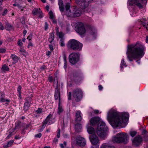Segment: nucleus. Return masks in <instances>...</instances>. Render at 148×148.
Wrapping results in <instances>:
<instances>
[{
    "label": "nucleus",
    "mask_w": 148,
    "mask_h": 148,
    "mask_svg": "<svg viewBox=\"0 0 148 148\" xmlns=\"http://www.w3.org/2000/svg\"><path fill=\"white\" fill-rule=\"evenodd\" d=\"M4 29V27L3 26L2 24L0 22V29L3 30Z\"/></svg>",
    "instance_id": "obj_56"
},
{
    "label": "nucleus",
    "mask_w": 148,
    "mask_h": 148,
    "mask_svg": "<svg viewBox=\"0 0 148 148\" xmlns=\"http://www.w3.org/2000/svg\"><path fill=\"white\" fill-rule=\"evenodd\" d=\"M32 13L34 15H36L40 18L43 17L42 13L40 8H34L32 10Z\"/></svg>",
    "instance_id": "obj_19"
},
{
    "label": "nucleus",
    "mask_w": 148,
    "mask_h": 148,
    "mask_svg": "<svg viewBox=\"0 0 148 148\" xmlns=\"http://www.w3.org/2000/svg\"><path fill=\"white\" fill-rule=\"evenodd\" d=\"M48 28V25L47 22L45 23V30H47Z\"/></svg>",
    "instance_id": "obj_52"
},
{
    "label": "nucleus",
    "mask_w": 148,
    "mask_h": 148,
    "mask_svg": "<svg viewBox=\"0 0 148 148\" xmlns=\"http://www.w3.org/2000/svg\"><path fill=\"white\" fill-rule=\"evenodd\" d=\"M73 12H74V7L71 8L70 10H68L67 12H66V15L68 17H74Z\"/></svg>",
    "instance_id": "obj_22"
},
{
    "label": "nucleus",
    "mask_w": 148,
    "mask_h": 148,
    "mask_svg": "<svg viewBox=\"0 0 148 148\" xmlns=\"http://www.w3.org/2000/svg\"><path fill=\"white\" fill-rule=\"evenodd\" d=\"M33 46V45L31 42V41H29V44H28L27 47L28 48H29L30 47H32Z\"/></svg>",
    "instance_id": "obj_58"
},
{
    "label": "nucleus",
    "mask_w": 148,
    "mask_h": 148,
    "mask_svg": "<svg viewBox=\"0 0 148 148\" xmlns=\"http://www.w3.org/2000/svg\"><path fill=\"white\" fill-rule=\"evenodd\" d=\"M54 32H53L50 34L49 37L48 38V41L50 43H52L54 40Z\"/></svg>",
    "instance_id": "obj_25"
},
{
    "label": "nucleus",
    "mask_w": 148,
    "mask_h": 148,
    "mask_svg": "<svg viewBox=\"0 0 148 148\" xmlns=\"http://www.w3.org/2000/svg\"><path fill=\"white\" fill-rule=\"evenodd\" d=\"M75 29L77 32L80 35L84 34L86 32L83 23L80 22H77L76 23Z\"/></svg>",
    "instance_id": "obj_7"
},
{
    "label": "nucleus",
    "mask_w": 148,
    "mask_h": 148,
    "mask_svg": "<svg viewBox=\"0 0 148 148\" xmlns=\"http://www.w3.org/2000/svg\"><path fill=\"white\" fill-rule=\"evenodd\" d=\"M100 121V119L98 116L92 117L89 120L90 125L92 126H97Z\"/></svg>",
    "instance_id": "obj_13"
},
{
    "label": "nucleus",
    "mask_w": 148,
    "mask_h": 148,
    "mask_svg": "<svg viewBox=\"0 0 148 148\" xmlns=\"http://www.w3.org/2000/svg\"><path fill=\"white\" fill-rule=\"evenodd\" d=\"M49 48L51 51H53L54 49L53 45L51 44L49 45Z\"/></svg>",
    "instance_id": "obj_57"
},
{
    "label": "nucleus",
    "mask_w": 148,
    "mask_h": 148,
    "mask_svg": "<svg viewBox=\"0 0 148 148\" xmlns=\"http://www.w3.org/2000/svg\"><path fill=\"white\" fill-rule=\"evenodd\" d=\"M93 0H75L76 3L82 9L87 8L89 4Z\"/></svg>",
    "instance_id": "obj_9"
},
{
    "label": "nucleus",
    "mask_w": 148,
    "mask_h": 148,
    "mask_svg": "<svg viewBox=\"0 0 148 148\" xmlns=\"http://www.w3.org/2000/svg\"><path fill=\"white\" fill-rule=\"evenodd\" d=\"M46 68V66H45V65H43V66H41L40 68V69L41 70H44Z\"/></svg>",
    "instance_id": "obj_63"
},
{
    "label": "nucleus",
    "mask_w": 148,
    "mask_h": 148,
    "mask_svg": "<svg viewBox=\"0 0 148 148\" xmlns=\"http://www.w3.org/2000/svg\"><path fill=\"white\" fill-rule=\"evenodd\" d=\"M144 46L138 42L128 45L126 52L127 58L130 62L133 61V59H138L136 62L139 64L140 59L144 55Z\"/></svg>",
    "instance_id": "obj_2"
},
{
    "label": "nucleus",
    "mask_w": 148,
    "mask_h": 148,
    "mask_svg": "<svg viewBox=\"0 0 148 148\" xmlns=\"http://www.w3.org/2000/svg\"><path fill=\"white\" fill-rule=\"evenodd\" d=\"M67 46L70 49L79 51L82 50L83 44L75 40L71 39L68 42Z\"/></svg>",
    "instance_id": "obj_5"
},
{
    "label": "nucleus",
    "mask_w": 148,
    "mask_h": 148,
    "mask_svg": "<svg viewBox=\"0 0 148 148\" xmlns=\"http://www.w3.org/2000/svg\"><path fill=\"white\" fill-rule=\"evenodd\" d=\"M10 58L13 61L12 62L13 64H15L16 63L18 62L19 60L18 57L16 55L14 54H12L11 55Z\"/></svg>",
    "instance_id": "obj_21"
},
{
    "label": "nucleus",
    "mask_w": 148,
    "mask_h": 148,
    "mask_svg": "<svg viewBox=\"0 0 148 148\" xmlns=\"http://www.w3.org/2000/svg\"><path fill=\"white\" fill-rule=\"evenodd\" d=\"M71 92H70L68 95V99L69 100H70L71 99Z\"/></svg>",
    "instance_id": "obj_51"
},
{
    "label": "nucleus",
    "mask_w": 148,
    "mask_h": 148,
    "mask_svg": "<svg viewBox=\"0 0 148 148\" xmlns=\"http://www.w3.org/2000/svg\"><path fill=\"white\" fill-rule=\"evenodd\" d=\"M107 117L112 126L123 128L125 127L127 124L129 114L125 112L119 113L116 110L112 108L108 112Z\"/></svg>",
    "instance_id": "obj_1"
},
{
    "label": "nucleus",
    "mask_w": 148,
    "mask_h": 148,
    "mask_svg": "<svg viewBox=\"0 0 148 148\" xmlns=\"http://www.w3.org/2000/svg\"><path fill=\"white\" fill-rule=\"evenodd\" d=\"M49 14L50 16L49 18L51 19H53V15L52 12L51 11H50L49 12Z\"/></svg>",
    "instance_id": "obj_41"
},
{
    "label": "nucleus",
    "mask_w": 148,
    "mask_h": 148,
    "mask_svg": "<svg viewBox=\"0 0 148 148\" xmlns=\"http://www.w3.org/2000/svg\"><path fill=\"white\" fill-rule=\"evenodd\" d=\"M21 137L19 135L16 136L14 138V139L16 140L19 139L21 138Z\"/></svg>",
    "instance_id": "obj_62"
},
{
    "label": "nucleus",
    "mask_w": 148,
    "mask_h": 148,
    "mask_svg": "<svg viewBox=\"0 0 148 148\" xmlns=\"http://www.w3.org/2000/svg\"><path fill=\"white\" fill-rule=\"evenodd\" d=\"M60 130L58 129L57 130V137L58 138H59L60 137Z\"/></svg>",
    "instance_id": "obj_42"
},
{
    "label": "nucleus",
    "mask_w": 148,
    "mask_h": 148,
    "mask_svg": "<svg viewBox=\"0 0 148 148\" xmlns=\"http://www.w3.org/2000/svg\"><path fill=\"white\" fill-rule=\"evenodd\" d=\"M60 85L58 84V82L57 81L54 95L55 100H57L58 99L59 102H60Z\"/></svg>",
    "instance_id": "obj_12"
},
{
    "label": "nucleus",
    "mask_w": 148,
    "mask_h": 148,
    "mask_svg": "<svg viewBox=\"0 0 148 148\" xmlns=\"http://www.w3.org/2000/svg\"><path fill=\"white\" fill-rule=\"evenodd\" d=\"M124 66L125 67H126V66L127 65H126V63L124 61V59H122L121 60V64L120 67L122 69L123 67Z\"/></svg>",
    "instance_id": "obj_36"
},
{
    "label": "nucleus",
    "mask_w": 148,
    "mask_h": 148,
    "mask_svg": "<svg viewBox=\"0 0 148 148\" xmlns=\"http://www.w3.org/2000/svg\"><path fill=\"white\" fill-rule=\"evenodd\" d=\"M32 38V34H30L27 38V39L29 40V41H30Z\"/></svg>",
    "instance_id": "obj_44"
},
{
    "label": "nucleus",
    "mask_w": 148,
    "mask_h": 148,
    "mask_svg": "<svg viewBox=\"0 0 148 148\" xmlns=\"http://www.w3.org/2000/svg\"><path fill=\"white\" fill-rule=\"evenodd\" d=\"M25 18L24 16L22 17L20 19V21L21 23L23 24H25Z\"/></svg>",
    "instance_id": "obj_40"
},
{
    "label": "nucleus",
    "mask_w": 148,
    "mask_h": 148,
    "mask_svg": "<svg viewBox=\"0 0 148 148\" xmlns=\"http://www.w3.org/2000/svg\"><path fill=\"white\" fill-rule=\"evenodd\" d=\"M6 51V50L4 48H0V53H4Z\"/></svg>",
    "instance_id": "obj_46"
},
{
    "label": "nucleus",
    "mask_w": 148,
    "mask_h": 148,
    "mask_svg": "<svg viewBox=\"0 0 148 148\" xmlns=\"http://www.w3.org/2000/svg\"><path fill=\"white\" fill-rule=\"evenodd\" d=\"M53 80V79L52 76H49L48 77V81L50 82H52Z\"/></svg>",
    "instance_id": "obj_48"
},
{
    "label": "nucleus",
    "mask_w": 148,
    "mask_h": 148,
    "mask_svg": "<svg viewBox=\"0 0 148 148\" xmlns=\"http://www.w3.org/2000/svg\"><path fill=\"white\" fill-rule=\"evenodd\" d=\"M18 44L19 46H21L22 45L23 43L21 40H18Z\"/></svg>",
    "instance_id": "obj_50"
},
{
    "label": "nucleus",
    "mask_w": 148,
    "mask_h": 148,
    "mask_svg": "<svg viewBox=\"0 0 148 148\" xmlns=\"http://www.w3.org/2000/svg\"><path fill=\"white\" fill-rule=\"evenodd\" d=\"M76 141L77 145L82 147H83L86 144L84 138L80 136L77 138Z\"/></svg>",
    "instance_id": "obj_16"
},
{
    "label": "nucleus",
    "mask_w": 148,
    "mask_h": 148,
    "mask_svg": "<svg viewBox=\"0 0 148 148\" xmlns=\"http://www.w3.org/2000/svg\"><path fill=\"white\" fill-rule=\"evenodd\" d=\"M14 142V140H10L6 144H4L3 145V147L4 148H8L11 145H12L13 143Z\"/></svg>",
    "instance_id": "obj_28"
},
{
    "label": "nucleus",
    "mask_w": 148,
    "mask_h": 148,
    "mask_svg": "<svg viewBox=\"0 0 148 148\" xmlns=\"http://www.w3.org/2000/svg\"><path fill=\"white\" fill-rule=\"evenodd\" d=\"M79 58L78 54L75 53H72L69 56V61L71 64L74 65L78 62Z\"/></svg>",
    "instance_id": "obj_10"
},
{
    "label": "nucleus",
    "mask_w": 148,
    "mask_h": 148,
    "mask_svg": "<svg viewBox=\"0 0 148 148\" xmlns=\"http://www.w3.org/2000/svg\"><path fill=\"white\" fill-rule=\"evenodd\" d=\"M1 70L3 72H5L6 71H8L9 69V67L6 64H4L2 65Z\"/></svg>",
    "instance_id": "obj_29"
},
{
    "label": "nucleus",
    "mask_w": 148,
    "mask_h": 148,
    "mask_svg": "<svg viewBox=\"0 0 148 148\" xmlns=\"http://www.w3.org/2000/svg\"><path fill=\"white\" fill-rule=\"evenodd\" d=\"M52 116V115L50 114L47 117L46 119L42 123V128L43 129L45 127L47 124L49 123V124H50L52 123L51 121V118Z\"/></svg>",
    "instance_id": "obj_18"
},
{
    "label": "nucleus",
    "mask_w": 148,
    "mask_h": 148,
    "mask_svg": "<svg viewBox=\"0 0 148 148\" xmlns=\"http://www.w3.org/2000/svg\"><path fill=\"white\" fill-rule=\"evenodd\" d=\"M143 25L144 27L146 28L148 30V24H146L145 23H143Z\"/></svg>",
    "instance_id": "obj_55"
},
{
    "label": "nucleus",
    "mask_w": 148,
    "mask_h": 148,
    "mask_svg": "<svg viewBox=\"0 0 148 148\" xmlns=\"http://www.w3.org/2000/svg\"><path fill=\"white\" fill-rule=\"evenodd\" d=\"M75 127L76 129V131L77 132L80 131V130L82 129L81 125L80 124H77L75 125Z\"/></svg>",
    "instance_id": "obj_33"
},
{
    "label": "nucleus",
    "mask_w": 148,
    "mask_h": 148,
    "mask_svg": "<svg viewBox=\"0 0 148 148\" xmlns=\"http://www.w3.org/2000/svg\"><path fill=\"white\" fill-rule=\"evenodd\" d=\"M81 112L79 111L76 112L75 120L77 122H79L82 120V117L80 115Z\"/></svg>",
    "instance_id": "obj_23"
},
{
    "label": "nucleus",
    "mask_w": 148,
    "mask_h": 148,
    "mask_svg": "<svg viewBox=\"0 0 148 148\" xmlns=\"http://www.w3.org/2000/svg\"><path fill=\"white\" fill-rule=\"evenodd\" d=\"M99 90H101L103 88V87L101 85H99Z\"/></svg>",
    "instance_id": "obj_64"
},
{
    "label": "nucleus",
    "mask_w": 148,
    "mask_h": 148,
    "mask_svg": "<svg viewBox=\"0 0 148 148\" xmlns=\"http://www.w3.org/2000/svg\"><path fill=\"white\" fill-rule=\"evenodd\" d=\"M65 9L66 12H67L68 10H70V9H71L70 8V6L69 3H68L66 4L65 5Z\"/></svg>",
    "instance_id": "obj_39"
},
{
    "label": "nucleus",
    "mask_w": 148,
    "mask_h": 148,
    "mask_svg": "<svg viewBox=\"0 0 148 148\" xmlns=\"http://www.w3.org/2000/svg\"><path fill=\"white\" fill-rule=\"evenodd\" d=\"M137 132L136 131H131L130 132V135L132 137H134L136 135Z\"/></svg>",
    "instance_id": "obj_38"
},
{
    "label": "nucleus",
    "mask_w": 148,
    "mask_h": 148,
    "mask_svg": "<svg viewBox=\"0 0 148 148\" xmlns=\"http://www.w3.org/2000/svg\"><path fill=\"white\" fill-rule=\"evenodd\" d=\"M60 10L61 12H63L64 10V5L59 6Z\"/></svg>",
    "instance_id": "obj_43"
},
{
    "label": "nucleus",
    "mask_w": 148,
    "mask_h": 148,
    "mask_svg": "<svg viewBox=\"0 0 148 148\" xmlns=\"http://www.w3.org/2000/svg\"><path fill=\"white\" fill-rule=\"evenodd\" d=\"M58 5L59 6L64 5L63 1L62 0H59L58 2Z\"/></svg>",
    "instance_id": "obj_47"
},
{
    "label": "nucleus",
    "mask_w": 148,
    "mask_h": 148,
    "mask_svg": "<svg viewBox=\"0 0 148 148\" xmlns=\"http://www.w3.org/2000/svg\"><path fill=\"white\" fill-rule=\"evenodd\" d=\"M73 96L77 102L80 101L82 98L83 93L80 88H76L73 90L72 92Z\"/></svg>",
    "instance_id": "obj_8"
},
{
    "label": "nucleus",
    "mask_w": 148,
    "mask_h": 148,
    "mask_svg": "<svg viewBox=\"0 0 148 148\" xmlns=\"http://www.w3.org/2000/svg\"><path fill=\"white\" fill-rule=\"evenodd\" d=\"M100 148H115L114 146L107 144H104Z\"/></svg>",
    "instance_id": "obj_30"
},
{
    "label": "nucleus",
    "mask_w": 148,
    "mask_h": 148,
    "mask_svg": "<svg viewBox=\"0 0 148 148\" xmlns=\"http://www.w3.org/2000/svg\"><path fill=\"white\" fill-rule=\"evenodd\" d=\"M8 10L6 9H4V11L3 12L2 15L3 16L5 15L7 13Z\"/></svg>",
    "instance_id": "obj_53"
},
{
    "label": "nucleus",
    "mask_w": 148,
    "mask_h": 148,
    "mask_svg": "<svg viewBox=\"0 0 148 148\" xmlns=\"http://www.w3.org/2000/svg\"><path fill=\"white\" fill-rule=\"evenodd\" d=\"M42 136V134L40 133L38 134H36L35 135V137L40 138Z\"/></svg>",
    "instance_id": "obj_49"
},
{
    "label": "nucleus",
    "mask_w": 148,
    "mask_h": 148,
    "mask_svg": "<svg viewBox=\"0 0 148 148\" xmlns=\"http://www.w3.org/2000/svg\"><path fill=\"white\" fill-rule=\"evenodd\" d=\"M55 29L56 34L60 32H59V28L58 27H56Z\"/></svg>",
    "instance_id": "obj_61"
},
{
    "label": "nucleus",
    "mask_w": 148,
    "mask_h": 148,
    "mask_svg": "<svg viewBox=\"0 0 148 148\" xmlns=\"http://www.w3.org/2000/svg\"><path fill=\"white\" fill-rule=\"evenodd\" d=\"M147 133V131L146 130H143L142 132V134L146 136V134Z\"/></svg>",
    "instance_id": "obj_59"
},
{
    "label": "nucleus",
    "mask_w": 148,
    "mask_h": 148,
    "mask_svg": "<svg viewBox=\"0 0 148 148\" xmlns=\"http://www.w3.org/2000/svg\"><path fill=\"white\" fill-rule=\"evenodd\" d=\"M128 138L129 136L126 133H119L113 137L112 141L114 143L126 144L128 142Z\"/></svg>",
    "instance_id": "obj_4"
},
{
    "label": "nucleus",
    "mask_w": 148,
    "mask_h": 148,
    "mask_svg": "<svg viewBox=\"0 0 148 148\" xmlns=\"http://www.w3.org/2000/svg\"><path fill=\"white\" fill-rule=\"evenodd\" d=\"M142 141L141 137L138 135L135 137L132 140V143L134 145L138 146L139 145Z\"/></svg>",
    "instance_id": "obj_17"
},
{
    "label": "nucleus",
    "mask_w": 148,
    "mask_h": 148,
    "mask_svg": "<svg viewBox=\"0 0 148 148\" xmlns=\"http://www.w3.org/2000/svg\"><path fill=\"white\" fill-rule=\"evenodd\" d=\"M10 101V100L8 99H5L4 97L0 98V102L2 103L6 102L5 104L6 105V106L9 104Z\"/></svg>",
    "instance_id": "obj_27"
},
{
    "label": "nucleus",
    "mask_w": 148,
    "mask_h": 148,
    "mask_svg": "<svg viewBox=\"0 0 148 148\" xmlns=\"http://www.w3.org/2000/svg\"><path fill=\"white\" fill-rule=\"evenodd\" d=\"M33 95L31 94L29 96L25 98L24 106V110L25 112H26L29 109L31 104Z\"/></svg>",
    "instance_id": "obj_11"
},
{
    "label": "nucleus",
    "mask_w": 148,
    "mask_h": 148,
    "mask_svg": "<svg viewBox=\"0 0 148 148\" xmlns=\"http://www.w3.org/2000/svg\"><path fill=\"white\" fill-rule=\"evenodd\" d=\"M87 131L89 134H92L94 132L95 130L93 127L89 126L87 128Z\"/></svg>",
    "instance_id": "obj_34"
},
{
    "label": "nucleus",
    "mask_w": 148,
    "mask_h": 148,
    "mask_svg": "<svg viewBox=\"0 0 148 148\" xmlns=\"http://www.w3.org/2000/svg\"><path fill=\"white\" fill-rule=\"evenodd\" d=\"M22 87L21 85H19L17 88V92L18 93V96L19 97L20 99H21V90Z\"/></svg>",
    "instance_id": "obj_32"
},
{
    "label": "nucleus",
    "mask_w": 148,
    "mask_h": 148,
    "mask_svg": "<svg viewBox=\"0 0 148 148\" xmlns=\"http://www.w3.org/2000/svg\"><path fill=\"white\" fill-rule=\"evenodd\" d=\"M91 143L94 145H99V139L98 137L95 134L91 135L90 137Z\"/></svg>",
    "instance_id": "obj_15"
},
{
    "label": "nucleus",
    "mask_w": 148,
    "mask_h": 148,
    "mask_svg": "<svg viewBox=\"0 0 148 148\" xmlns=\"http://www.w3.org/2000/svg\"><path fill=\"white\" fill-rule=\"evenodd\" d=\"M64 38H62L61 39L60 42L59 44L61 46L63 47L65 46V44L64 43Z\"/></svg>",
    "instance_id": "obj_35"
},
{
    "label": "nucleus",
    "mask_w": 148,
    "mask_h": 148,
    "mask_svg": "<svg viewBox=\"0 0 148 148\" xmlns=\"http://www.w3.org/2000/svg\"><path fill=\"white\" fill-rule=\"evenodd\" d=\"M58 139L56 138H55L53 140V142L55 144H56L58 142Z\"/></svg>",
    "instance_id": "obj_60"
},
{
    "label": "nucleus",
    "mask_w": 148,
    "mask_h": 148,
    "mask_svg": "<svg viewBox=\"0 0 148 148\" xmlns=\"http://www.w3.org/2000/svg\"><path fill=\"white\" fill-rule=\"evenodd\" d=\"M63 111L62 106L60 105V102L58 103V113L59 114H60L62 113Z\"/></svg>",
    "instance_id": "obj_31"
},
{
    "label": "nucleus",
    "mask_w": 148,
    "mask_h": 148,
    "mask_svg": "<svg viewBox=\"0 0 148 148\" xmlns=\"http://www.w3.org/2000/svg\"><path fill=\"white\" fill-rule=\"evenodd\" d=\"M146 4L147 0H128V3L131 5H136L139 8L142 9L143 8V3Z\"/></svg>",
    "instance_id": "obj_6"
},
{
    "label": "nucleus",
    "mask_w": 148,
    "mask_h": 148,
    "mask_svg": "<svg viewBox=\"0 0 148 148\" xmlns=\"http://www.w3.org/2000/svg\"><path fill=\"white\" fill-rule=\"evenodd\" d=\"M108 129L105 123L100 121L97 126L96 132L101 138H104L107 136Z\"/></svg>",
    "instance_id": "obj_3"
},
{
    "label": "nucleus",
    "mask_w": 148,
    "mask_h": 148,
    "mask_svg": "<svg viewBox=\"0 0 148 148\" xmlns=\"http://www.w3.org/2000/svg\"><path fill=\"white\" fill-rule=\"evenodd\" d=\"M57 36H59V38L61 39L62 38H64V35L63 34V33L60 32L59 33H58L57 34H56Z\"/></svg>",
    "instance_id": "obj_37"
},
{
    "label": "nucleus",
    "mask_w": 148,
    "mask_h": 148,
    "mask_svg": "<svg viewBox=\"0 0 148 148\" xmlns=\"http://www.w3.org/2000/svg\"><path fill=\"white\" fill-rule=\"evenodd\" d=\"M76 75H73V79L76 82H78L80 81L82 79V77L81 75L79 73L77 77H76Z\"/></svg>",
    "instance_id": "obj_26"
},
{
    "label": "nucleus",
    "mask_w": 148,
    "mask_h": 148,
    "mask_svg": "<svg viewBox=\"0 0 148 148\" xmlns=\"http://www.w3.org/2000/svg\"><path fill=\"white\" fill-rule=\"evenodd\" d=\"M74 17L79 16L81 14V11L78 8L74 7V12H73Z\"/></svg>",
    "instance_id": "obj_20"
},
{
    "label": "nucleus",
    "mask_w": 148,
    "mask_h": 148,
    "mask_svg": "<svg viewBox=\"0 0 148 148\" xmlns=\"http://www.w3.org/2000/svg\"><path fill=\"white\" fill-rule=\"evenodd\" d=\"M42 109L41 108H38V110L36 111L37 114L40 113L42 112Z\"/></svg>",
    "instance_id": "obj_45"
},
{
    "label": "nucleus",
    "mask_w": 148,
    "mask_h": 148,
    "mask_svg": "<svg viewBox=\"0 0 148 148\" xmlns=\"http://www.w3.org/2000/svg\"><path fill=\"white\" fill-rule=\"evenodd\" d=\"M5 27L6 29L8 31H10L14 29L13 26L8 22L5 23Z\"/></svg>",
    "instance_id": "obj_24"
},
{
    "label": "nucleus",
    "mask_w": 148,
    "mask_h": 148,
    "mask_svg": "<svg viewBox=\"0 0 148 148\" xmlns=\"http://www.w3.org/2000/svg\"><path fill=\"white\" fill-rule=\"evenodd\" d=\"M88 31L89 34L94 38H95L97 36V32L95 28L92 26H88Z\"/></svg>",
    "instance_id": "obj_14"
},
{
    "label": "nucleus",
    "mask_w": 148,
    "mask_h": 148,
    "mask_svg": "<svg viewBox=\"0 0 148 148\" xmlns=\"http://www.w3.org/2000/svg\"><path fill=\"white\" fill-rule=\"evenodd\" d=\"M63 58L64 59V62H65V61L66 62H67L66 60V55H65V53H64V54H63Z\"/></svg>",
    "instance_id": "obj_54"
}]
</instances>
